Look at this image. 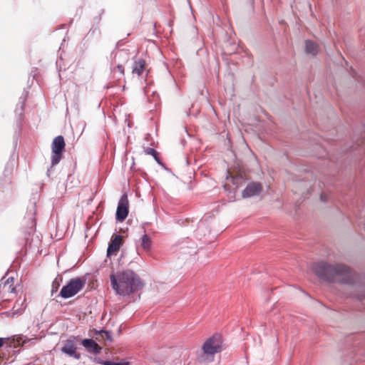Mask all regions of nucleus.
Segmentation results:
<instances>
[{"label": "nucleus", "mask_w": 365, "mask_h": 365, "mask_svg": "<svg viewBox=\"0 0 365 365\" xmlns=\"http://www.w3.org/2000/svg\"><path fill=\"white\" fill-rule=\"evenodd\" d=\"M61 282H62V277H59V276L56 277L55 279L53 281L52 286H51V293H52V294L54 292H56L58 291L59 287L61 286Z\"/></svg>", "instance_id": "obj_17"}, {"label": "nucleus", "mask_w": 365, "mask_h": 365, "mask_svg": "<svg viewBox=\"0 0 365 365\" xmlns=\"http://www.w3.org/2000/svg\"><path fill=\"white\" fill-rule=\"evenodd\" d=\"M122 242V236L120 235H115L111 239L110 242L108 245L107 250V256L110 257L115 254L120 249Z\"/></svg>", "instance_id": "obj_9"}, {"label": "nucleus", "mask_w": 365, "mask_h": 365, "mask_svg": "<svg viewBox=\"0 0 365 365\" xmlns=\"http://www.w3.org/2000/svg\"><path fill=\"white\" fill-rule=\"evenodd\" d=\"M145 61L143 59L139 58L135 60L132 68L133 74H136L138 76H140L145 71Z\"/></svg>", "instance_id": "obj_12"}, {"label": "nucleus", "mask_w": 365, "mask_h": 365, "mask_svg": "<svg viewBox=\"0 0 365 365\" xmlns=\"http://www.w3.org/2000/svg\"><path fill=\"white\" fill-rule=\"evenodd\" d=\"M242 178H232V182H233V184H236L237 183V180H241Z\"/></svg>", "instance_id": "obj_22"}, {"label": "nucleus", "mask_w": 365, "mask_h": 365, "mask_svg": "<svg viewBox=\"0 0 365 365\" xmlns=\"http://www.w3.org/2000/svg\"><path fill=\"white\" fill-rule=\"evenodd\" d=\"M204 356L212 361L215 354L222 350V341L220 335L216 334L207 339L202 345Z\"/></svg>", "instance_id": "obj_4"}, {"label": "nucleus", "mask_w": 365, "mask_h": 365, "mask_svg": "<svg viewBox=\"0 0 365 365\" xmlns=\"http://www.w3.org/2000/svg\"><path fill=\"white\" fill-rule=\"evenodd\" d=\"M102 334H103V336H105L107 339L111 340V334L110 331H103Z\"/></svg>", "instance_id": "obj_20"}, {"label": "nucleus", "mask_w": 365, "mask_h": 365, "mask_svg": "<svg viewBox=\"0 0 365 365\" xmlns=\"http://www.w3.org/2000/svg\"><path fill=\"white\" fill-rule=\"evenodd\" d=\"M81 343L84 348L90 353L97 354L101 352V348L93 339H86Z\"/></svg>", "instance_id": "obj_11"}, {"label": "nucleus", "mask_w": 365, "mask_h": 365, "mask_svg": "<svg viewBox=\"0 0 365 365\" xmlns=\"http://www.w3.org/2000/svg\"><path fill=\"white\" fill-rule=\"evenodd\" d=\"M144 152L146 155H151L154 158V159L155 160V161L158 163V164H161V161H160V159L158 156V152L154 149V148H145L144 149Z\"/></svg>", "instance_id": "obj_16"}, {"label": "nucleus", "mask_w": 365, "mask_h": 365, "mask_svg": "<svg viewBox=\"0 0 365 365\" xmlns=\"http://www.w3.org/2000/svg\"><path fill=\"white\" fill-rule=\"evenodd\" d=\"M312 270L316 275L324 280L349 285L353 284L357 277L352 270L342 264L331 265L324 262H320L313 264Z\"/></svg>", "instance_id": "obj_1"}, {"label": "nucleus", "mask_w": 365, "mask_h": 365, "mask_svg": "<svg viewBox=\"0 0 365 365\" xmlns=\"http://www.w3.org/2000/svg\"><path fill=\"white\" fill-rule=\"evenodd\" d=\"M112 288L121 296L129 295L141 286L140 279L133 271L127 269L110 276Z\"/></svg>", "instance_id": "obj_2"}, {"label": "nucleus", "mask_w": 365, "mask_h": 365, "mask_svg": "<svg viewBox=\"0 0 365 365\" xmlns=\"http://www.w3.org/2000/svg\"><path fill=\"white\" fill-rule=\"evenodd\" d=\"M141 246L146 251H148L151 247V240L146 234L141 237Z\"/></svg>", "instance_id": "obj_15"}, {"label": "nucleus", "mask_w": 365, "mask_h": 365, "mask_svg": "<svg viewBox=\"0 0 365 365\" xmlns=\"http://www.w3.org/2000/svg\"><path fill=\"white\" fill-rule=\"evenodd\" d=\"M128 215V200L126 195H122L120 197L116 210V220L123 222Z\"/></svg>", "instance_id": "obj_7"}, {"label": "nucleus", "mask_w": 365, "mask_h": 365, "mask_svg": "<svg viewBox=\"0 0 365 365\" xmlns=\"http://www.w3.org/2000/svg\"><path fill=\"white\" fill-rule=\"evenodd\" d=\"M356 289L359 290L361 292V293L356 294L355 297H357L359 299H365V292H364V286L357 285Z\"/></svg>", "instance_id": "obj_18"}, {"label": "nucleus", "mask_w": 365, "mask_h": 365, "mask_svg": "<svg viewBox=\"0 0 365 365\" xmlns=\"http://www.w3.org/2000/svg\"><path fill=\"white\" fill-rule=\"evenodd\" d=\"M321 200L326 202L327 200V195L325 194H322L320 196Z\"/></svg>", "instance_id": "obj_21"}, {"label": "nucleus", "mask_w": 365, "mask_h": 365, "mask_svg": "<svg viewBox=\"0 0 365 365\" xmlns=\"http://www.w3.org/2000/svg\"><path fill=\"white\" fill-rule=\"evenodd\" d=\"M103 365H128L127 363H120V362H113L110 361H104L102 363Z\"/></svg>", "instance_id": "obj_19"}, {"label": "nucleus", "mask_w": 365, "mask_h": 365, "mask_svg": "<svg viewBox=\"0 0 365 365\" xmlns=\"http://www.w3.org/2000/svg\"><path fill=\"white\" fill-rule=\"evenodd\" d=\"M14 277H9L3 284H1V290L3 298L8 297L9 294H14L16 292V287L14 286Z\"/></svg>", "instance_id": "obj_10"}, {"label": "nucleus", "mask_w": 365, "mask_h": 365, "mask_svg": "<svg viewBox=\"0 0 365 365\" xmlns=\"http://www.w3.org/2000/svg\"><path fill=\"white\" fill-rule=\"evenodd\" d=\"M262 190V185L260 182H252L249 183L242 192L243 198H247L258 195Z\"/></svg>", "instance_id": "obj_8"}, {"label": "nucleus", "mask_w": 365, "mask_h": 365, "mask_svg": "<svg viewBox=\"0 0 365 365\" xmlns=\"http://www.w3.org/2000/svg\"><path fill=\"white\" fill-rule=\"evenodd\" d=\"M305 50L307 53L315 56L319 52V46L314 41L307 40L305 42Z\"/></svg>", "instance_id": "obj_13"}, {"label": "nucleus", "mask_w": 365, "mask_h": 365, "mask_svg": "<svg viewBox=\"0 0 365 365\" xmlns=\"http://www.w3.org/2000/svg\"><path fill=\"white\" fill-rule=\"evenodd\" d=\"M114 76L118 79H120L124 76V67L121 64H118L112 68Z\"/></svg>", "instance_id": "obj_14"}, {"label": "nucleus", "mask_w": 365, "mask_h": 365, "mask_svg": "<svg viewBox=\"0 0 365 365\" xmlns=\"http://www.w3.org/2000/svg\"><path fill=\"white\" fill-rule=\"evenodd\" d=\"M62 353L76 359L81 358V354L77 351V345L74 339H68L63 342L61 348Z\"/></svg>", "instance_id": "obj_6"}, {"label": "nucleus", "mask_w": 365, "mask_h": 365, "mask_svg": "<svg viewBox=\"0 0 365 365\" xmlns=\"http://www.w3.org/2000/svg\"><path fill=\"white\" fill-rule=\"evenodd\" d=\"M66 143L62 135L56 136L51 144V167L59 163L63 158Z\"/></svg>", "instance_id": "obj_5"}, {"label": "nucleus", "mask_w": 365, "mask_h": 365, "mask_svg": "<svg viewBox=\"0 0 365 365\" xmlns=\"http://www.w3.org/2000/svg\"><path fill=\"white\" fill-rule=\"evenodd\" d=\"M4 343V338H0V348L1 346H3Z\"/></svg>", "instance_id": "obj_23"}, {"label": "nucleus", "mask_w": 365, "mask_h": 365, "mask_svg": "<svg viewBox=\"0 0 365 365\" xmlns=\"http://www.w3.org/2000/svg\"><path fill=\"white\" fill-rule=\"evenodd\" d=\"M86 284V279L83 277L72 278L62 287L58 296L63 299L71 298L81 291Z\"/></svg>", "instance_id": "obj_3"}]
</instances>
